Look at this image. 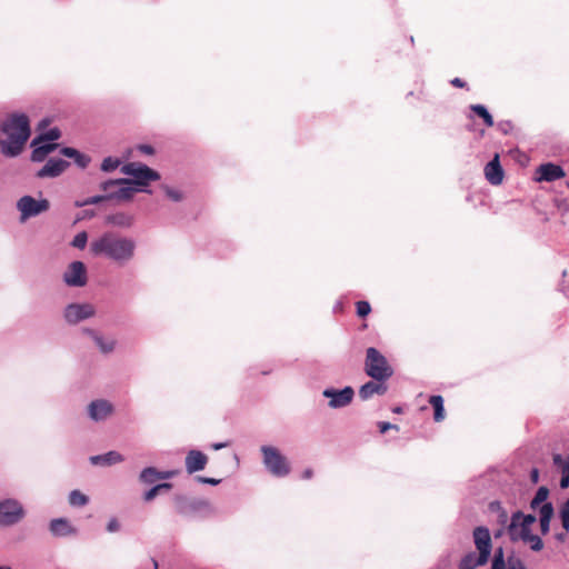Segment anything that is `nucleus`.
Returning a JSON list of instances; mask_svg holds the SVG:
<instances>
[{
    "label": "nucleus",
    "mask_w": 569,
    "mask_h": 569,
    "mask_svg": "<svg viewBox=\"0 0 569 569\" xmlns=\"http://www.w3.org/2000/svg\"><path fill=\"white\" fill-rule=\"evenodd\" d=\"M136 241L116 232H104L90 243L94 256L103 257L119 266L129 263L136 254Z\"/></svg>",
    "instance_id": "obj_1"
},
{
    "label": "nucleus",
    "mask_w": 569,
    "mask_h": 569,
    "mask_svg": "<svg viewBox=\"0 0 569 569\" xmlns=\"http://www.w3.org/2000/svg\"><path fill=\"white\" fill-rule=\"evenodd\" d=\"M0 130L6 136V140H1L2 153L10 158L19 156L30 137L28 117L22 113H13L2 121Z\"/></svg>",
    "instance_id": "obj_2"
},
{
    "label": "nucleus",
    "mask_w": 569,
    "mask_h": 569,
    "mask_svg": "<svg viewBox=\"0 0 569 569\" xmlns=\"http://www.w3.org/2000/svg\"><path fill=\"white\" fill-rule=\"evenodd\" d=\"M121 172L131 178L110 179L103 181L100 184V189L108 191L110 188L118 184H130L138 188L141 192L150 193L151 190L148 189L150 182L160 179L158 171L141 162H128L121 167Z\"/></svg>",
    "instance_id": "obj_3"
},
{
    "label": "nucleus",
    "mask_w": 569,
    "mask_h": 569,
    "mask_svg": "<svg viewBox=\"0 0 569 569\" xmlns=\"http://www.w3.org/2000/svg\"><path fill=\"white\" fill-rule=\"evenodd\" d=\"M365 371L376 381H387L393 375L386 357L373 347L366 351Z\"/></svg>",
    "instance_id": "obj_4"
},
{
    "label": "nucleus",
    "mask_w": 569,
    "mask_h": 569,
    "mask_svg": "<svg viewBox=\"0 0 569 569\" xmlns=\"http://www.w3.org/2000/svg\"><path fill=\"white\" fill-rule=\"evenodd\" d=\"M262 463L273 477L283 478L290 473V462L281 451L273 446H261Z\"/></svg>",
    "instance_id": "obj_5"
},
{
    "label": "nucleus",
    "mask_w": 569,
    "mask_h": 569,
    "mask_svg": "<svg viewBox=\"0 0 569 569\" xmlns=\"http://www.w3.org/2000/svg\"><path fill=\"white\" fill-rule=\"evenodd\" d=\"M26 517L22 503L16 499L0 501V526L12 527L18 525Z\"/></svg>",
    "instance_id": "obj_6"
},
{
    "label": "nucleus",
    "mask_w": 569,
    "mask_h": 569,
    "mask_svg": "<svg viewBox=\"0 0 569 569\" xmlns=\"http://www.w3.org/2000/svg\"><path fill=\"white\" fill-rule=\"evenodd\" d=\"M97 313L96 307L89 302H72L64 307L62 316L63 320L74 326L84 320L94 317Z\"/></svg>",
    "instance_id": "obj_7"
},
{
    "label": "nucleus",
    "mask_w": 569,
    "mask_h": 569,
    "mask_svg": "<svg viewBox=\"0 0 569 569\" xmlns=\"http://www.w3.org/2000/svg\"><path fill=\"white\" fill-rule=\"evenodd\" d=\"M81 332L93 342L97 350L103 356L113 353L118 348V340L111 335L89 327L83 328Z\"/></svg>",
    "instance_id": "obj_8"
},
{
    "label": "nucleus",
    "mask_w": 569,
    "mask_h": 569,
    "mask_svg": "<svg viewBox=\"0 0 569 569\" xmlns=\"http://www.w3.org/2000/svg\"><path fill=\"white\" fill-rule=\"evenodd\" d=\"M49 207L50 203L47 199L37 200L31 196H23L17 202V209L21 213V222L47 211Z\"/></svg>",
    "instance_id": "obj_9"
},
{
    "label": "nucleus",
    "mask_w": 569,
    "mask_h": 569,
    "mask_svg": "<svg viewBox=\"0 0 569 569\" xmlns=\"http://www.w3.org/2000/svg\"><path fill=\"white\" fill-rule=\"evenodd\" d=\"M114 405L104 398L90 401L87 406L88 418L96 422H104L114 415Z\"/></svg>",
    "instance_id": "obj_10"
},
{
    "label": "nucleus",
    "mask_w": 569,
    "mask_h": 569,
    "mask_svg": "<svg viewBox=\"0 0 569 569\" xmlns=\"http://www.w3.org/2000/svg\"><path fill=\"white\" fill-rule=\"evenodd\" d=\"M322 396L329 399L328 407L330 409H341L349 406L355 397L352 387L347 386L343 389L326 388Z\"/></svg>",
    "instance_id": "obj_11"
},
{
    "label": "nucleus",
    "mask_w": 569,
    "mask_h": 569,
    "mask_svg": "<svg viewBox=\"0 0 569 569\" xmlns=\"http://www.w3.org/2000/svg\"><path fill=\"white\" fill-rule=\"evenodd\" d=\"M473 540L479 551L480 563H487L491 553V537L488 528L477 527L473 530Z\"/></svg>",
    "instance_id": "obj_12"
},
{
    "label": "nucleus",
    "mask_w": 569,
    "mask_h": 569,
    "mask_svg": "<svg viewBox=\"0 0 569 569\" xmlns=\"http://www.w3.org/2000/svg\"><path fill=\"white\" fill-rule=\"evenodd\" d=\"M63 281L69 287H83L87 283V269L83 262H71L63 273Z\"/></svg>",
    "instance_id": "obj_13"
},
{
    "label": "nucleus",
    "mask_w": 569,
    "mask_h": 569,
    "mask_svg": "<svg viewBox=\"0 0 569 569\" xmlns=\"http://www.w3.org/2000/svg\"><path fill=\"white\" fill-rule=\"evenodd\" d=\"M174 502L177 511L182 516H191L209 507V502L203 499H188L181 496L177 497Z\"/></svg>",
    "instance_id": "obj_14"
},
{
    "label": "nucleus",
    "mask_w": 569,
    "mask_h": 569,
    "mask_svg": "<svg viewBox=\"0 0 569 569\" xmlns=\"http://www.w3.org/2000/svg\"><path fill=\"white\" fill-rule=\"evenodd\" d=\"M566 176V172L563 169L555 163L547 162L540 164L535 172V180L538 182L547 181H556L560 178H563Z\"/></svg>",
    "instance_id": "obj_15"
},
{
    "label": "nucleus",
    "mask_w": 569,
    "mask_h": 569,
    "mask_svg": "<svg viewBox=\"0 0 569 569\" xmlns=\"http://www.w3.org/2000/svg\"><path fill=\"white\" fill-rule=\"evenodd\" d=\"M69 166L63 159L50 158L46 164L38 171L39 178H56L60 176Z\"/></svg>",
    "instance_id": "obj_16"
},
{
    "label": "nucleus",
    "mask_w": 569,
    "mask_h": 569,
    "mask_svg": "<svg viewBox=\"0 0 569 569\" xmlns=\"http://www.w3.org/2000/svg\"><path fill=\"white\" fill-rule=\"evenodd\" d=\"M208 463V457L200 450H190L184 459L186 470L189 475L201 471Z\"/></svg>",
    "instance_id": "obj_17"
},
{
    "label": "nucleus",
    "mask_w": 569,
    "mask_h": 569,
    "mask_svg": "<svg viewBox=\"0 0 569 569\" xmlns=\"http://www.w3.org/2000/svg\"><path fill=\"white\" fill-rule=\"evenodd\" d=\"M520 521V511H517L512 515L510 525L508 527V533L512 541L517 540H527L532 533L530 527H525L519 523Z\"/></svg>",
    "instance_id": "obj_18"
},
{
    "label": "nucleus",
    "mask_w": 569,
    "mask_h": 569,
    "mask_svg": "<svg viewBox=\"0 0 569 569\" xmlns=\"http://www.w3.org/2000/svg\"><path fill=\"white\" fill-rule=\"evenodd\" d=\"M49 530L54 537H69L77 535V529L66 518L52 519Z\"/></svg>",
    "instance_id": "obj_19"
},
{
    "label": "nucleus",
    "mask_w": 569,
    "mask_h": 569,
    "mask_svg": "<svg viewBox=\"0 0 569 569\" xmlns=\"http://www.w3.org/2000/svg\"><path fill=\"white\" fill-rule=\"evenodd\" d=\"M386 381H368L362 385L359 389V397L361 400L366 401L372 398L375 395L382 396L387 392L388 387L385 383Z\"/></svg>",
    "instance_id": "obj_20"
},
{
    "label": "nucleus",
    "mask_w": 569,
    "mask_h": 569,
    "mask_svg": "<svg viewBox=\"0 0 569 569\" xmlns=\"http://www.w3.org/2000/svg\"><path fill=\"white\" fill-rule=\"evenodd\" d=\"M104 192L108 200L129 201L133 198L134 193L139 192V189L130 184H118Z\"/></svg>",
    "instance_id": "obj_21"
},
{
    "label": "nucleus",
    "mask_w": 569,
    "mask_h": 569,
    "mask_svg": "<svg viewBox=\"0 0 569 569\" xmlns=\"http://www.w3.org/2000/svg\"><path fill=\"white\" fill-rule=\"evenodd\" d=\"M485 177L493 186H498L502 182L503 170L499 162V156L496 154L485 167Z\"/></svg>",
    "instance_id": "obj_22"
},
{
    "label": "nucleus",
    "mask_w": 569,
    "mask_h": 569,
    "mask_svg": "<svg viewBox=\"0 0 569 569\" xmlns=\"http://www.w3.org/2000/svg\"><path fill=\"white\" fill-rule=\"evenodd\" d=\"M106 223L121 229H129L134 223V216L124 211L113 212L106 217Z\"/></svg>",
    "instance_id": "obj_23"
},
{
    "label": "nucleus",
    "mask_w": 569,
    "mask_h": 569,
    "mask_svg": "<svg viewBox=\"0 0 569 569\" xmlns=\"http://www.w3.org/2000/svg\"><path fill=\"white\" fill-rule=\"evenodd\" d=\"M89 460L93 466L109 467L122 462L124 457L120 452L111 450L102 455L91 456Z\"/></svg>",
    "instance_id": "obj_24"
},
{
    "label": "nucleus",
    "mask_w": 569,
    "mask_h": 569,
    "mask_svg": "<svg viewBox=\"0 0 569 569\" xmlns=\"http://www.w3.org/2000/svg\"><path fill=\"white\" fill-rule=\"evenodd\" d=\"M60 153L67 158L73 159L74 163L81 169L87 168L91 160L89 156L70 147H63L60 150Z\"/></svg>",
    "instance_id": "obj_25"
},
{
    "label": "nucleus",
    "mask_w": 569,
    "mask_h": 569,
    "mask_svg": "<svg viewBox=\"0 0 569 569\" xmlns=\"http://www.w3.org/2000/svg\"><path fill=\"white\" fill-rule=\"evenodd\" d=\"M553 462L561 468L560 487L569 488V458H563L561 455L553 456Z\"/></svg>",
    "instance_id": "obj_26"
},
{
    "label": "nucleus",
    "mask_w": 569,
    "mask_h": 569,
    "mask_svg": "<svg viewBox=\"0 0 569 569\" xmlns=\"http://www.w3.org/2000/svg\"><path fill=\"white\" fill-rule=\"evenodd\" d=\"M541 532L546 535L549 531L550 520L553 516V507L550 502H545L539 509Z\"/></svg>",
    "instance_id": "obj_27"
},
{
    "label": "nucleus",
    "mask_w": 569,
    "mask_h": 569,
    "mask_svg": "<svg viewBox=\"0 0 569 569\" xmlns=\"http://www.w3.org/2000/svg\"><path fill=\"white\" fill-rule=\"evenodd\" d=\"M429 403L433 407L435 413L433 419L436 422H440L445 419V407L443 398L439 395H433L429 398Z\"/></svg>",
    "instance_id": "obj_28"
},
{
    "label": "nucleus",
    "mask_w": 569,
    "mask_h": 569,
    "mask_svg": "<svg viewBox=\"0 0 569 569\" xmlns=\"http://www.w3.org/2000/svg\"><path fill=\"white\" fill-rule=\"evenodd\" d=\"M57 148V144L54 143H49V142H46L43 144H40V146H37L33 150H32V154H31V159L33 161H37V162H40V161H43L44 158L51 152L53 151L54 149Z\"/></svg>",
    "instance_id": "obj_29"
},
{
    "label": "nucleus",
    "mask_w": 569,
    "mask_h": 569,
    "mask_svg": "<svg viewBox=\"0 0 569 569\" xmlns=\"http://www.w3.org/2000/svg\"><path fill=\"white\" fill-rule=\"evenodd\" d=\"M160 189L163 191L164 196L172 202H181L184 199V193L179 188L169 184H161Z\"/></svg>",
    "instance_id": "obj_30"
},
{
    "label": "nucleus",
    "mask_w": 569,
    "mask_h": 569,
    "mask_svg": "<svg viewBox=\"0 0 569 569\" xmlns=\"http://www.w3.org/2000/svg\"><path fill=\"white\" fill-rule=\"evenodd\" d=\"M158 480V470L154 467H147L139 475V481L143 485H153Z\"/></svg>",
    "instance_id": "obj_31"
},
{
    "label": "nucleus",
    "mask_w": 569,
    "mask_h": 569,
    "mask_svg": "<svg viewBox=\"0 0 569 569\" xmlns=\"http://www.w3.org/2000/svg\"><path fill=\"white\" fill-rule=\"evenodd\" d=\"M470 109L480 117L487 127L493 126V118L489 113L488 109L482 104H471Z\"/></svg>",
    "instance_id": "obj_32"
},
{
    "label": "nucleus",
    "mask_w": 569,
    "mask_h": 569,
    "mask_svg": "<svg viewBox=\"0 0 569 569\" xmlns=\"http://www.w3.org/2000/svg\"><path fill=\"white\" fill-rule=\"evenodd\" d=\"M485 563H480V557L475 553H468L459 562L458 569H475L479 566H483Z\"/></svg>",
    "instance_id": "obj_33"
},
{
    "label": "nucleus",
    "mask_w": 569,
    "mask_h": 569,
    "mask_svg": "<svg viewBox=\"0 0 569 569\" xmlns=\"http://www.w3.org/2000/svg\"><path fill=\"white\" fill-rule=\"evenodd\" d=\"M89 502L88 496L82 493L80 490H72L69 493V503L72 507H83Z\"/></svg>",
    "instance_id": "obj_34"
},
{
    "label": "nucleus",
    "mask_w": 569,
    "mask_h": 569,
    "mask_svg": "<svg viewBox=\"0 0 569 569\" xmlns=\"http://www.w3.org/2000/svg\"><path fill=\"white\" fill-rule=\"evenodd\" d=\"M548 495H549L548 488L540 487L537 490L533 499L531 500L530 507L536 510L538 507L542 506L545 502H547Z\"/></svg>",
    "instance_id": "obj_35"
},
{
    "label": "nucleus",
    "mask_w": 569,
    "mask_h": 569,
    "mask_svg": "<svg viewBox=\"0 0 569 569\" xmlns=\"http://www.w3.org/2000/svg\"><path fill=\"white\" fill-rule=\"evenodd\" d=\"M120 160L113 157H107L101 163V170L104 172H111L120 166Z\"/></svg>",
    "instance_id": "obj_36"
},
{
    "label": "nucleus",
    "mask_w": 569,
    "mask_h": 569,
    "mask_svg": "<svg viewBox=\"0 0 569 569\" xmlns=\"http://www.w3.org/2000/svg\"><path fill=\"white\" fill-rule=\"evenodd\" d=\"M60 138V131L57 128H52L47 131L44 134L40 136L38 139L33 141V144H37L38 141H54Z\"/></svg>",
    "instance_id": "obj_37"
},
{
    "label": "nucleus",
    "mask_w": 569,
    "mask_h": 569,
    "mask_svg": "<svg viewBox=\"0 0 569 569\" xmlns=\"http://www.w3.org/2000/svg\"><path fill=\"white\" fill-rule=\"evenodd\" d=\"M88 242V234L86 231L77 233L71 244L77 249H84Z\"/></svg>",
    "instance_id": "obj_38"
},
{
    "label": "nucleus",
    "mask_w": 569,
    "mask_h": 569,
    "mask_svg": "<svg viewBox=\"0 0 569 569\" xmlns=\"http://www.w3.org/2000/svg\"><path fill=\"white\" fill-rule=\"evenodd\" d=\"M104 200H108L107 194H104V196H93V197L87 198V199H84L82 201H77L76 202V207L81 208V207L89 206V204H98V203H100V202H102Z\"/></svg>",
    "instance_id": "obj_39"
},
{
    "label": "nucleus",
    "mask_w": 569,
    "mask_h": 569,
    "mask_svg": "<svg viewBox=\"0 0 569 569\" xmlns=\"http://www.w3.org/2000/svg\"><path fill=\"white\" fill-rule=\"evenodd\" d=\"M560 518L562 527L569 531V499L565 501L560 509Z\"/></svg>",
    "instance_id": "obj_40"
},
{
    "label": "nucleus",
    "mask_w": 569,
    "mask_h": 569,
    "mask_svg": "<svg viewBox=\"0 0 569 569\" xmlns=\"http://www.w3.org/2000/svg\"><path fill=\"white\" fill-rule=\"evenodd\" d=\"M491 569H507V563L505 562L503 552L501 548H499V550L496 552L493 557Z\"/></svg>",
    "instance_id": "obj_41"
},
{
    "label": "nucleus",
    "mask_w": 569,
    "mask_h": 569,
    "mask_svg": "<svg viewBox=\"0 0 569 569\" xmlns=\"http://www.w3.org/2000/svg\"><path fill=\"white\" fill-rule=\"evenodd\" d=\"M525 542H528L533 551H539L543 547L542 540L533 533Z\"/></svg>",
    "instance_id": "obj_42"
},
{
    "label": "nucleus",
    "mask_w": 569,
    "mask_h": 569,
    "mask_svg": "<svg viewBox=\"0 0 569 569\" xmlns=\"http://www.w3.org/2000/svg\"><path fill=\"white\" fill-rule=\"evenodd\" d=\"M371 311L370 303L368 301H358L357 302V315L361 318L368 316Z\"/></svg>",
    "instance_id": "obj_43"
},
{
    "label": "nucleus",
    "mask_w": 569,
    "mask_h": 569,
    "mask_svg": "<svg viewBox=\"0 0 569 569\" xmlns=\"http://www.w3.org/2000/svg\"><path fill=\"white\" fill-rule=\"evenodd\" d=\"M507 569H526V567L520 559L509 558L507 561Z\"/></svg>",
    "instance_id": "obj_44"
},
{
    "label": "nucleus",
    "mask_w": 569,
    "mask_h": 569,
    "mask_svg": "<svg viewBox=\"0 0 569 569\" xmlns=\"http://www.w3.org/2000/svg\"><path fill=\"white\" fill-rule=\"evenodd\" d=\"M536 522V517L533 515H522L520 512V521L519 523L523 525L525 527H530Z\"/></svg>",
    "instance_id": "obj_45"
},
{
    "label": "nucleus",
    "mask_w": 569,
    "mask_h": 569,
    "mask_svg": "<svg viewBox=\"0 0 569 569\" xmlns=\"http://www.w3.org/2000/svg\"><path fill=\"white\" fill-rule=\"evenodd\" d=\"M158 493H160V491L158 490V488L156 486H153L152 488H150L148 491H146L143 493V500L146 502L152 501L157 497Z\"/></svg>",
    "instance_id": "obj_46"
},
{
    "label": "nucleus",
    "mask_w": 569,
    "mask_h": 569,
    "mask_svg": "<svg viewBox=\"0 0 569 569\" xmlns=\"http://www.w3.org/2000/svg\"><path fill=\"white\" fill-rule=\"evenodd\" d=\"M120 530V523L116 518H111L107 523V531L108 532H118Z\"/></svg>",
    "instance_id": "obj_47"
},
{
    "label": "nucleus",
    "mask_w": 569,
    "mask_h": 569,
    "mask_svg": "<svg viewBox=\"0 0 569 569\" xmlns=\"http://www.w3.org/2000/svg\"><path fill=\"white\" fill-rule=\"evenodd\" d=\"M196 479H197V481H199L201 483L211 485V486H217L221 482L220 479L202 477V476H198Z\"/></svg>",
    "instance_id": "obj_48"
},
{
    "label": "nucleus",
    "mask_w": 569,
    "mask_h": 569,
    "mask_svg": "<svg viewBox=\"0 0 569 569\" xmlns=\"http://www.w3.org/2000/svg\"><path fill=\"white\" fill-rule=\"evenodd\" d=\"M176 475H177V471H174V470H168V471H159V470H158V477H159V480H167V479H171V478H173Z\"/></svg>",
    "instance_id": "obj_49"
},
{
    "label": "nucleus",
    "mask_w": 569,
    "mask_h": 569,
    "mask_svg": "<svg viewBox=\"0 0 569 569\" xmlns=\"http://www.w3.org/2000/svg\"><path fill=\"white\" fill-rule=\"evenodd\" d=\"M137 149L143 154L151 156L154 153V149L150 144H139Z\"/></svg>",
    "instance_id": "obj_50"
},
{
    "label": "nucleus",
    "mask_w": 569,
    "mask_h": 569,
    "mask_svg": "<svg viewBox=\"0 0 569 569\" xmlns=\"http://www.w3.org/2000/svg\"><path fill=\"white\" fill-rule=\"evenodd\" d=\"M379 429L381 433H385L390 429H398V426L392 425L390 422H379Z\"/></svg>",
    "instance_id": "obj_51"
},
{
    "label": "nucleus",
    "mask_w": 569,
    "mask_h": 569,
    "mask_svg": "<svg viewBox=\"0 0 569 569\" xmlns=\"http://www.w3.org/2000/svg\"><path fill=\"white\" fill-rule=\"evenodd\" d=\"M450 82L453 87H457V88L466 87V82L463 80H461L460 78H453Z\"/></svg>",
    "instance_id": "obj_52"
},
{
    "label": "nucleus",
    "mask_w": 569,
    "mask_h": 569,
    "mask_svg": "<svg viewBox=\"0 0 569 569\" xmlns=\"http://www.w3.org/2000/svg\"><path fill=\"white\" fill-rule=\"evenodd\" d=\"M156 487L161 492L162 490H170L172 488V483H170V482H162V483L156 485Z\"/></svg>",
    "instance_id": "obj_53"
},
{
    "label": "nucleus",
    "mask_w": 569,
    "mask_h": 569,
    "mask_svg": "<svg viewBox=\"0 0 569 569\" xmlns=\"http://www.w3.org/2000/svg\"><path fill=\"white\" fill-rule=\"evenodd\" d=\"M227 446H228L227 442H214V443L211 445V448L213 450H220L222 448H226Z\"/></svg>",
    "instance_id": "obj_54"
},
{
    "label": "nucleus",
    "mask_w": 569,
    "mask_h": 569,
    "mask_svg": "<svg viewBox=\"0 0 569 569\" xmlns=\"http://www.w3.org/2000/svg\"><path fill=\"white\" fill-rule=\"evenodd\" d=\"M311 477H312V470L311 469L305 470L303 478L305 479H310Z\"/></svg>",
    "instance_id": "obj_55"
},
{
    "label": "nucleus",
    "mask_w": 569,
    "mask_h": 569,
    "mask_svg": "<svg viewBox=\"0 0 569 569\" xmlns=\"http://www.w3.org/2000/svg\"><path fill=\"white\" fill-rule=\"evenodd\" d=\"M531 478H532V480H533L535 482H537V481H538V470H537V469H533V470L531 471Z\"/></svg>",
    "instance_id": "obj_56"
},
{
    "label": "nucleus",
    "mask_w": 569,
    "mask_h": 569,
    "mask_svg": "<svg viewBox=\"0 0 569 569\" xmlns=\"http://www.w3.org/2000/svg\"><path fill=\"white\" fill-rule=\"evenodd\" d=\"M93 214H94L93 211H83L82 217H80L79 219H82L86 217H92Z\"/></svg>",
    "instance_id": "obj_57"
},
{
    "label": "nucleus",
    "mask_w": 569,
    "mask_h": 569,
    "mask_svg": "<svg viewBox=\"0 0 569 569\" xmlns=\"http://www.w3.org/2000/svg\"><path fill=\"white\" fill-rule=\"evenodd\" d=\"M558 209L563 210V212L567 210V204L565 203V201L558 204Z\"/></svg>",
    "instance_id": "obj_58"
},
{
    "label": "nucleus",
    "mask_w": 569,
    "mask_h": 569,
    "mask_svg": "<svg viewBox=\"0 0 569 569\" xmlns=\"http://www.w3.org/2000/svg\"><path fill=\"white\" fill-rule=\"evenodd\" d=\"M393 412H396V413H400V412H401V408H400V407L395 408V409H393Z\"/></svg>",
    "instance_id": "obj_59"
},
{
    "label": "nucleus",
    "mask_w": 569,
    "mask_h": 569,
    "mask_svg": "<svg viewBox=\"0 0 569 569\" xmlns=\"http://www.w3.org/2000/svg\"><path fill=\"white\" fill-rule=\"evenodd\" d=\"M152 561H153L154 569H158V561L157 560H152Z\"/></svg>",
    "instance_id": "obj_60"
},
{
    "label": "nucleus",
    "mask_w": 569,
    "mask_h": 569,
    "mask_svg": "<svg viewBox=\"0 0 569 569\" xmlns=\"http://www.w3.org/2000/svg\"><path fill=\"white\" fill-rule=\"evenodd\" d=\"M560 291L566 292L563 284L560 286Z\"/></svg>",
    "instance_id": "obj_61"
},
{
    "label": "nucleus",
    "mask_w": 569,
    "mask_h": 569,
    "mask_svg": "<svg viewBox=\"0 0 569 569\" xmlns=\"http://www.w3.org/2000/svg\"><path fill=\"white\" fill-rule=\"evenodd\" d=\"M0 569H10V567H0Z\"/></svg>",
    "instance_id": "obj_62"
}]
</instances>
